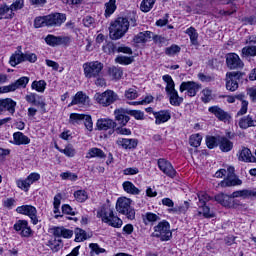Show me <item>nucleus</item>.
<instances>
[{"mask_svg": "<svg viewBox=\"0 0 256 256\" xmlns=\"http://www.w3.org/2000/svg\"><path fill=\"white\" fill-rule=\"evenodd\" d=\"M152 237H157L160 241H169V239L173 237V232H171V225L169 222L163 220L154 226Z\"/></svg>", "mask_w": 256, "mask_h": 256, "instance_id": "4", "label": "nucleus"}, {"mask_svg": "<svg viewBox=\"0 0 256 256\" xmlns=\"http://www.w3.org/2000/svg\"><path fill=\"white\" fill-rule=\"evenodd\" d=\"M47 246L53 251H59V249H61V240L50 239L47 242Z\"/></svg>", "mask_w": 256, "mask_h": 256, "instance_id": "58", "label": "nucleus"}, {"mask_svg": "<svg viewBox=\"0 0 256 256\" xmlns=\"http://www.w3.org/2000/svg\"><path fill=\"white\" fill-rule=\"evenodd\" d=\"M167 95L169 96L170 105H173L174 107H179L181 103H183V97L179 96L177 90L169 92Z\"/></svg>", "mask_w": 256, "mask_h": 256, "instance_id": "34", "label": "nucleus"}, {"mask_svg": "<svg viewBox=\"0 0 256 256\" xmlns=\"http://www.w3.org/2000/svg\"><path fill=\"white\" fill-rule=\"evenodd\" d=\"M17 107V102H15L11 98H5V99H0V115L2 113H10V115H15V109Z\"/></svg>", "mask_w": 256, "mask_h": 256, "instance_id": "17", "label": "nucleus"}, {"mask_svg": "<svg viewBox=\"0 0 256 256\" xmlns=\"http://www.w3.org/2000/svg\"><path fill=\"white\" fill-rule=\"evenodd\" d=\"M201 84L195 81L182 82L180 85V93L187 91L188 97H195L201 91Z\"/></svg>", "mask_w": 256, "mask_h": 256, "instance_id": "9", "label": "nucleus"}, {"mask_svg": "<svg viewBox=\"0 0 256 256\" xmlns=\"http://www.w3.org/2000/svg\"><path fill=\"white\" fill-rule=\"evenodd\" d=\"M198 207H199L198 215H203V217H205L206 219H211L215 217V214L211 212V208H209L207 204L199 205Z\"/></svg>", "mask_w": 256, "mask_h": 256, "instance_id": "40", "label": "nucleus"}, {"mask_svg": "<svg viewBox=\"0 0 256 256\" xmlns=\"http://www.w3.org/2000/svg\"><path fill=\"white\" fill-rule=\"evenodd\" d=\"M74 198L76 201H78V203H85V201L89 199V195L85 190H78L74 192Z\"/></svg>", "mask_w": 256, "mask_h": 256, "instance_id": "49", "label": "nucleus"}, {"mask_svg": "<svg viewBox=\"0 0 256 256\" xmlns=\"http://www.w3.org/2000/svg\"><path fill=\"white\" fill-rule=\"evenodd\" d=\"M124 95L126 99L133 101V99H137V97H139V92H137V88H129L125 91Z\"/></svg>", "mask_w": 256, "mask_h": 256, "instance_id": "56", "label": "nucleus"}, {"mask_svg": "<svg viewBox=\"0 0 256 256\" xmlns=\"http://www.w3.org/2000/svg\"><path fill=\"white\" fill-rule=\"evenodd\" d=\"M232 197L234 199L237 197H242V199H251V197H256V190H238L232 193Z\"/></svg>", "mask_w": 256, "mask_h": 256, "instance_id": "31", "label": "nucleus"}, {"mask_svg": "<svg viewBox=\"0 0 256 256\" xmlns=\"http://www.w3.org/2000/svg\"><path fill=\"white\" fill-rule=\"evenodd\" d=\"M14 145H29L31 139L27 137L23 132H15L13 134Z\"/></svg>", "mask_w": 256, "mask_h": 256, "instance_id": "30", "label": "nucleus"}, {"mask_svg": "<svg viewBox=\"0 0 256 256\" xmlns=\"http://www.w3.org/2000/svg\"><path fill=\"white\" fill-rule=\"evenodd\" d=\"M233 195H227V194H218L215 196V201L222 205L223 207H233Z\"/></svg>", "mask_w": 256, "mask_h": 256, "instance_id": "26", "label": "nucleus"}, {"mask_svg": "<svg viewBox=\"0 0 256 256\" xmlns=\"http://www.w3.org/2000/svg\"><path fill=\"white\" fill-rule=\"evenodd\" d=\"M14 229L19 233V235H21V237L29 238L31 235H33V230H31L29 222L26 220H18L14 224Z\"/></svg>", "mask_w": 256, "mask_h": 256, "instance_id": "14", "label": "nucleus"}, {"mask_svg": "<svg viewBox=\"0 0 256 256\" xmlns=\"http://www.w3.org/2000/svg\"><path fill=\"white\" fill-rule=\"evenodd\" d=\"M122 187L124 191L130 195H139V193H141V190H139V188H137L131 181H125L122 184Z\"/></svg>", "mask_w": 256, "mask_h": 256, "instance_id": "35", "label": "nucleus"}, {"mask_svg": "<svg viewBox=\"0 0 256 256\" xmlns=\"http://www.w3.org/2000/svg\"><path fill=\"white\" fill-rule=\"evenodd\" d=\"M87 159H93V157H98V159H105L107 155H105V152L99 148H91L87 153Z\"/></svg>", "mask_w": 256, "mask_h": 256, "instance_id": "39", "label": "nucleus"}, {"mask_svg": "<svg viewBox=\"0 0 256 256\" xmlns=\"http://www.w3.org/2000/svg\"><path fill=\"white\" fill-rule=\"evenodd\" d=\"M84 114H77V113H72L70 115V122L72 125H79L85 118Z\"/></svg>", "mask_w": 256, "mask_h": 256, "instance_id": "57", "label": "nucleus"}, {"mask_svg": "<svg viewBox=\"0 0 256 256\" xmlns=\"http://www.w3.org/2000/svg\"><path fill=\"white\" fill-rule=\"evenodd\" d=\"M117 0H109V2H107L105 4L106 10H105V15L106 17H110V15H113L117 9Z\"/></svg>", "mask_w": 256, "mask_h": 256, "instance_id": "44", "label": "nucleus"}, {"mask_svg": "<svg viewBox=\"0 0 256 256\" xmlns=\"http://www.w3.org/2000/svg\"><path fill=\"white\" fill-rule=\"evenodd\" d=\"M220 150L223 151V153H229L231 149H233V142L229 140L227 137H221L218 139Z\"/></svg>", "mask_w": 256, "mask_h": 256, "instance_id": "33", "label": "nucleus"}, {"mask_svg": "<svg viewBox=\"0 0 256 256\" xmlns=\"http://www.w3.org/2000/svg\"><path fill=\"white\" fill-rule=\"evenodd\" d=\"M60 177H61V179H63L64 181H66L67 179H68L69 181H77V179H78L77 174L72 173V172H63V173L60 174Z\"/></svg>", "mask_w": 256, "mask_h": 256, "instance_id": "61", "label": "nucleus"}, {"mask_svg": "<svg viewBox=\"0 0 256 256\" xmlns=\"http://www.w3.org/2000/svg\"><path fill=\"white\" fill-rule=\"evenodd\" d=\"M16 185L17 187H19V189H22L23 191H29V188L31 187V185L27 181V178L25 180H17Z\"/></svg>", "mask_w": 256, "mask_h": 256, "instance_id": "63", "label": "nucleus"}, {"mask_svg": "<svg viewBox=\"0 0 256 256\" xmlns=\"http://www.w3.org/2000/svg\"><path fill=\"white\" fill-rule=\"evenodd\" d=\"M25 7V0H13V3L8 6L10 13L5 16V19H13L15 17V11H21Z\"/></svg>", "mask_w": 256, "mask_h": 256, "instance_id": "25", "label": "nucleus"}, {"mask_svg": "<svg viewBox=\"0 0 256 256\" xmlns=\"http://www.w3.org/2000/svg\"><path fill=\"white\" fill-rule=\"evenodd\" d=\"M73 105H79L80 107H83V105H89V97L81 91L77 92L75 96H73L68 107H73Z\"/></svg>", "mask_w": 256, "mask_h": 256, "instance_id": "20", "label": "nucleus"}, {"mask_svg": "<svg viewBox=\"0 0 256 256\" xmlns=\"http://www.w3.org/2000/svg\"><path fill=\"white\" fill-rule=\"evenodd\" d=\"M142 217H143V221H144L145 225H147L148 223H155V221H159L161 219L159 217V215H157L153 212H147Z\"/></svg>", "mask_w": 256, "mask_h": 256, "instance_id": "47", "label": "nucleus"}, {"mask_svg": "<svg viewBox=\"0 0 256 256\" xmlns=\"http://www.w3.org/2000/svg\"><path fill=\"white\" fill-rule=\"evenodd\" d=\"M212 91L208 88H205L204 90H202V101L203 103H209V101H211L213 99V96H212Z\"/></svg>", "mask_w": 256, "mask_h": 256, "instance_id": "59", "label": "nucleus"}, {"mask_svg": "<svg viewBox=\"0 0 256 256\" xmlns=\"http://www.w3.org/2000/svg\"><path fill=\"white\" fill-rule=\"evenodd\" d=\"M55 147L60 153L66 155V157H75V153H77L72 145H67L64 149L59 148L57 145Z\"/></svg>", "mask_w": 256, "mask_h": 256, "instance_id": "48", "label": "nucleus"}, {"mask_svg": "<svg viewBox=\"0 0 256 256\" xmlns=\"http://www.w3.org/2000/svg\"><path fill=\"white\" fill-rule=\"evenodd\" d=\"M243 75L245 74L242 72H227L225 78L227 91L232 93L237 91L239 89V81L243 79Z\"/></svg>", "mask_w": 256, "mask_h": 256, "instance_id": "7", "label": "nucleus"}, {"mask_svg": "<svg viewBox=\"0 0 256 256\" xmlns=\"http://www.w3.org/2000/svg\"><path fill=\"white\" fill-rule=\"evenodd\" d=\"M35 29H41V27H47V16H38L34 19Z\"/></svg>", "mask_w": 256, "mask_h": 256, "instance_id": "53", "label": "nucleus"}, {"mask_svg": "<svg viewBox=\"0 0 256 256\" xmlns=\"http://www.w3.org/2000/svg\"><path fill=\"white\" fill-rule=\"evenodd\" d=\"M116 211L122 215H125L127 219H130V221L135 219V209L131 207V199L129 198H118L116 202Z\"/></svg>", "mask_w": 256, "mask_h": 256, "instance_id": "5", "label": "nucleus"}, {"mask_svg": "<svg viewBox=\"0 0 256 256\" xmlns=\"http://www.w3.org/2000/svg\"><path fill=\"white\" fill-rule=\"evenodd\" d=\"M29 83V77L23 76L16 80L14 83L10 84L11 91H17V89H25L27 87V84Z\"/></svg>", "mask_w": 256, "mask_h": 256, "instance_id": "32", "label": "nucleus"}, {"mask_svg": "<svg viewBox=\"0 0 256 256\" xmlns=\"http://www.w3.org/2000/svg\"><path fill=\"white\" fill-rule=\"evenodd\" d=\"M156 1L157 0H143L140 4V10L143 11V13H149Z\"/></svg>", "mask_w": 256, "mask_h": 256, "instance_id": "46", "label": "nucleus"}, {"mask_svg": "<svg viewBox=\"0 0 256 256\" xmlns=\"http://www.w3.org/2000/svg\"><path fill=\"white\" fill-rule=\"evenodd\" d=\"M45 42L50 47H57L59 45H68L71 42V38L67 36H55L53 34H49L45 38Z\"/></svg>", "mask_w": 256, "mask_h": 256, "instance_id": "13", "label": "nucleus"}, {"mask_svg": "<svg viewBox=\"0 0 256 256\" xmlns=\"http://www.w3.org/2000/svg\"><path fill=\"white\" fill-rule=\"evenodd\" d=\"M238 160L244 163H256V157L253 156V153H251V150L247 147H243L238 152Z\"/></svg>", "mask_w": 256, "mask_h": 256, "instance_id": "21", "label": "nucleus"}, {"mask_svg": "<svg viewBox=\"0 0 256 256\" xmlns=\"http://www.w3.org/2000/svg\"><path fill=\"white\" fill-rule=\"evenodd\" d=\"M16 211L20 215H27L30 219L33 225H37L39 223V218H37V208L31 205H22L16 208Z\"/></svg>", "mask_w": 256, "mask_h": 256, "instance_id": "10", "label": "nucleus"}, {"mask_svg": "<svg viewBox=\"0 0 256 256\" xmlns=\"http://www.w3.org/2000/svg\"><path fill=\"white\" fill-rule=\"evenodd\" d=\"M198 199H199V205H207L208 201H211V197L207 195L205 192H200L198 194Z\"/></svg>", "mask_w": 256, "mask_h": 256, "instance_id": "62", "label": "nucleus"}, {"mask_svg": "<svg viewBox=\"0 0 256 256\" xmlns=\"http://www.w3.org/2000/svg\"><path fill=\"white\" fill-rule=\"evenodd\" d=\"M25 100L27 101V103H31L36 107H45V102L43 101V98L35 93H30L26 95Z\"/></svg>", "mask_w": 256, "mask_h": 256, "instance_id": "27", "label": "nucleus"}, {"mask_svg": "<svg viewBox=\"0 0 256 256\" xmlns=\"http://www.w3.org/2000/svg\"><path fill=\"white\" fill-rule=\"evenodd\" d=\"M114 131L117 135H131V129L125 128V126H116Z\"/></svg>", "mask_w": 256, "mask_h": 256, "instance_id": "64", "label": "nucleus"}, {"mask_svg": "<svg viewBox=\"0 0 256 256\" xmlns=\"http://www.w3.org/2000/svg\"><path fill=\"white\" fill-rule=\"evenodd\" d=\"M97 217L102 219L103 223L115 229H121V227H123V220L115 216L111 206L102 207L101 210L97 212Z\"/></svg>", "mask_w": 256, "mask_h": 256, "instance_id": "2", "label": "nucleus"}, {"mask_svg": "<svg viewBox=\"0 0 256 256\" xmlns=\"http://www.w3.org/2000/svg\"><path fill=\"white\" fill-rule=\"evenodd\" d=\"M129 27H137V15L135 13L130 14L127 18L118 17L112 21L109 26V37L113 41H117L125 37Z\"/></svg>", "mask_w": 256, "mask_h": 256, "instance_id": "1", "label": "nucleus"}, {"mask_svg": "<svg viewBox=\"0 0 256 256\" xmlns=\"http://www.w3.org/2000/svg\"><path fill=\"white\" fill-rule=\"evenodd\" d=\"M152 35L153 32L151 31L140 32L135 36L134 41L136 43H147L152 38Z\"/></svg>", "mask_w": 256, "mask_h": 256, "instance_id": "36", "label": "nucleus"}, {"mask_svg": "<svg viewBox=\"0 0 256 256\" xmlns=\"http://www.w3.org/2000/svg\"><path fill=\"white\" fill-rule=\"evenodd\" d=\"M208 111L212 113V115H215V117H217L219 121H224V123H226V121H229V119H231V116L229 115V113L225 112L219 106H212L208 109Z\"/></svg>", "mask_w": 256, "mask_h": 256, "instance_id": "23", "label": "nucleus"}, {"mask_svg": "<svg viewBox=\"0 0 256 256\" xmlns=\"http://www.w3.org/2000/svg\"><path fill=\"white\" fill-rule=\"evenodd\" d=\"M75 241L76 243H81L83 241H87L89 239V236H87V232L81 228H76L75 231Z\"/></svg>", "mask_w": 256, "mask_h": 256, "instance_id": "42", "label": "nucleus"}, {"mask_svg": "<svg viewBox=\"0 0 256 256\" xmlns=\"http://www.w3.org/2000/svg\"><path fill=\"white\" fill-rule=\"evenodd\" d=\"M96 127L98 131H109V129L117 127V122L109 118H100L97 120Z\"/></svg>", "mask_w": 256, "mask_h": 256, "instance_id": "19", "label": "nucleus"}, {"mask_svg": "<svg viewBox=\"0 0 256 256\" xmlns=\"http://www.w3.org/2000/svg\"><path fill=\"white\" fill-rule=\"evenodd\" d=\"M102 49L107 55H115L117 53V45L113 42L106 43Z\"/></svg>", "mask_w": 256, "mask_h": 256, "instance_id": "52", "label": "nucleus"}, {"mask_svg": "<svg viewBox=\"0 0 256 256\" xmlns=\"http://www.w3.org/2000/svg\"><path fill=\"white\" fill-rule=\"evenodd\" d=\"M155 117V124L161 125L163 123H167L169 119H171V112L169 110H161L158 112H153Z\"/></svg>", "mask_w": 256, "mask_h": 256, "instance_id": "24", "label": "nucleus"}, {"mask_svg": "<svg viewBox=\"0 0 256 256\" xmlns=\"http://www.w3.org/2000/svg\"><path fill=\"white\" fill-rule=\"evenodd\" d=\"M226 65L230 69H243L245 66L239 55L236 53H229L226 55Z\"/></svg>", "mask_w": 256, "mask_h": 256, "instance_id": "16", "label": "nucleus"}, {"mask_svg": "<svg viewBox=\"0 0 256 256\" xmlns=\"http://www.w3.org/2000/svg\"><path fill=\"white\" fill-rule=\"evenodd\" d=\"M165 53L168 55V57H173L174 55H177V53H181V47L173 44L165 49Z\"/></svg>", "mask_w": 256, "mask_h": 256, "instance_id": "55", "label": "nucleus"}, {"mask_svg": "<svg viewBox=\"0 0 256 256\" xmlns=\"http://www.w3.org/2000/svg\"><path fill=\"white\" fill-rule=\"evenodd\" d=\"M135 61V58L133 56H117L115 58V62L119 63V65H131Z\"/></svg>", "mask_w": 256, "mask_h": 256, "instance_id": "51", "label": "nucleus"}, {"mask_svg": "<svg viewBox=\"0 0 256 256\" xmlns=\"http://www.w3.org/2000/svg\"><path fill=\"white\" fill-rule=\"evenodd\" d=\"M97 217L102 219L103 223L115 229H121V227H123V220L115 216L111 206L102 207L101 210L97 212Z\"/></svg>", "mask_w": 256, "mask_h": 256, "instance_id": "3", "label": "nucleus"}, {"mask_svg": "<svg viewBox=\"0 0 256 256\" xmlns=\"http://www.w3.org/2000/svg\"><path fill=\"white\" fill-rule=\"evenodd\" d=\"M158 167L164 175H167V177H170L171 179H174V177L177 176V171L175 168H173V165L171 162L166 160L165 158L158 159Z\"/></svg>", "mask_w": 256, "mask_h": 256, "instance_id": "12", "label": "nucleus"}, {"mask_svg": "<svg viewBox=\"0 0 256 256\" xmlns=\"http://www.w3.org/2000/svg\"><path fill=\"white\" fill-rule=\"evenodd\" d=\"M201 141H203V137H201L199 134L191 135L189 139L191 147H200Z\"/></svg>", "mask_w": 256, "mask_h": 256, "instance_id": "54", "label": "nucleus"}, {"mask_svg": "<svg viewBox=\"0 0 256 256\" xmlns=\"http://www.w3.org/2000/svg\"><path fill=\"white\" fill-rule=\"evenodd\" d=\"M94 99L102 107H109V105H113L119 99V96L112 90H106L103 93L95 94Z\"/></svg>", "mask_w": 256, "mask_h": 256, "instance_id": "6", "label": "nucleus"}, {"mask_svg": "<svg viewBox=\"0 0 256 256\" xmlns=\"http://www.w3.org/2000/svg\"><path fill=\"white\" fill-rule=\"evenodd\" d=\"M47 27H61L67 21V15L64 13H52L46 15Z\"/></svg>", "mask_w": 256, "mask_h": 256, "instance_id": "11", "label": "nucleus"}, {"mask_svg": "<svg viewBox=\"0 0 256 256\" xmlns=\"http://www.w3.org/2000/svg\"><path fill=\"white\" fill-rule=\"evenodd\" d=\"M52 231L54 237H63L64 239H71L73 237V230L63 227H55Z\"/></svg>", "mask_w": 256, "mask_h": 256, "instance_id": "28", "label": "nucleus"}, {"mask_svg": "<svg viewBox=\"0 0 256 256\" xmlns=\"http://www.w3.org/2000/svg\"><path fill=\"white\" fill-rule=\"evenodd\" d=\"M84 75L87 79L93 77H99L101 71H103V63L99 61L87 62L83 64Z\"/></svg>", "mask_w": 256, "mask_h": 256, "instance_id": "8", "label": "nucleus"}, {"mask_svg": "<svg viewBox=\"0 0 256 256\" xmlns=\"http://www.w3.org/2000/svg\"><path fill=\"white\" fill-rule=\"evenodd\" d=\"M241 56L245 59H249V57H256V45L245 46L242 48Z\"/></svg>", "mask_w": 256, "mask_h": 256, "instance_id": "37", "label": "nucleus"}, {"mask_svg": "<svg viewBox=\"0 0 256 256\" xmlns=\"http://www.w3.org/2000/svg\"><path fill=\"white\" fill-rule=\"evenodd\" d=\"M238 126L240 127V129H249V127H253L251 124V114L240 118Z\"/></svg>", "mask_w": 256, "mask_h": 256, "instance_id": "45", "label": "nucleus"}, {"mask_svg": "<svg viewBox=\"0 0 256 256\" xmlns=\"http://www.w3.org/2000/svg\"><path fill=\"white\" fill-rule=\"evenodd\" d=\"M129 115L134 117V119L143 121L145 119V114L141 110H128Z\"/></svg>", "mask_w": 256, "mask_h": 256, "instance_id": "60", "label": "nucleus"}, {"mask_svg": "<svg viewBox=\"0 0 256 256\" xmlns=\"http://www.w3.org/2000/svg\"><path fill=\"white\" fill-rule=\"evenodd\" d=\"M164 83H166V88L165 91L166 93H172L175 90V81H173V78L171 77V75H164L162 77Z\"/></svg>", "mask_w": 256, "mask_h": 256, "instance_id": "38", "label": "nucleus"}, {"mask_svg": "<svg viewBox=\"0 0 256 256\" xmlns=\"http://www.w3.org/2000/svg\"><path fill=\"white\" fill-rule=\"evenodd\" d=\"M23 61H25L24 53L21 52V47H18V50L11 55L9 63L11 67H17V65H19V63H23Z\"/></svg>", "mask_w": 256, "mask_h": 256, "instance_id": "29", "label": "nucleus"}, {"mask_svg": "<svg viewBox=\"0 0 256 256\" xmlns=\"http://www.w3.org/2000/svg\"><path fill=\"white\" fill-rule=\"evenodd\" d=\"M233 171H235L233 167L228 168L227 178L220 183L221 187H235L236 185H242L243 181L237 178Z\"/></svg>", "mask_w": 256, "mask_h": 256, "instance_id": "15", "label": "nucleus"}, {"mask_svg": "<svg viewBox=\"0 0 256 256\" xmlns=\"http://www.w3.org/2000/svg\"><path fill=\"white\" fill-rule=\"evenodd\" d=\"M31 87L38 93H45V89H47V82H45V80H35L32 82Z\"/></svg>", "mask_w": 256, "mask_h": 256, "instance_id": "41", "label": "nucleus"}, {"mask_svg": "<svg viewBox=\"0 0 256 256\" xmlns=\"http://www.w3.org/2000/svg\"><path fill=\"white\" fill-rule=\"evenodd\" d=\"M138 143L137 139L134 138H118L116 140V145L122 149H135L137 148Z\"/></svg>", "mask_w": 256, "mask_h": 256, "instance_id": "22", "label": "nucleus"}, {"mask_svg": "<svg viewBox=\"0 0 256 256\" xmlns=\"http://www.w3.org/2000/svg\"><path fill=\"white\" fill-rule=\"evenodd\" d=\"M108 73L113 79H120L121 77H123V70L119 67H110Z\"/></svg>", "mask_w": 256, "mask_h": 256, "instance_id": "50", "label": "nucleus"}, {"mask_svg": "<svg viewBox=\"0 0 256 256\" xmlns=\"http://www.w3.org/2000/svg\"><path fill=\"white\" fill-rule=\"evenodd\" d=\"M114 115L118 125L122 127H125V125H127L131 119L129 117V110L123 108L116 109L114 111Z\"/></svg>", "mask_w": 256, "mask_h": 256, "instance_id": "18", "label": "nucleus"}, {"mask_svg": "<svg viewBox=\"0 0 256 256\" xmlns=\"http://www.w3.org/2000/svg\"><path fill=\"white\" fill-rule=\"evenodd\" d=\"M186 35L190 37V41L192 45H199V42L197 39H199V34L197 33V30L194 27H190L186 30Z\"/></svg>", "mask_w": 256, "mask_h": 256, "instance_id": "43", "label": "nucleus"}]
</instances>
